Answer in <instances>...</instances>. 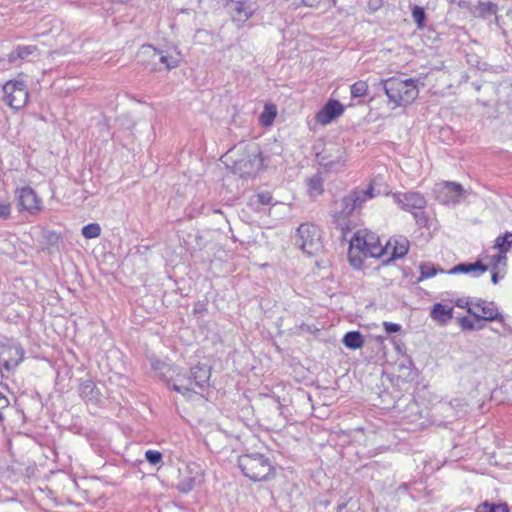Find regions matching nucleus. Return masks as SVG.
Returning a JSON list of instances; mask_svg holds the SVG:
<instances>
[{"instance_id":"30","label":"nucleus","mask_w":512,"mask_h":512,"mask_svg":"<svg viewBox=\"0 0 512 512\" xmlns=\"http://www.w3.org/2000/svg\"><path fill=\"white\" fill-rule=\"evenodd\" d=\"M195 484L196 477L187 476L179 481L176 488L180 493H188L195 487Z\"/></svg>"},{"instance_id":"36","label":"nucleus","mask_w":512,"mask_h":512,"mask_svg":"<svg viewBox=\"0 0 512 512\" xmlns=\"http://www.w3.org/2000/svg\"><path fill=\"white\" fill-rule=\"evenodd\" d=\"M257 202L262 205H270L272 203L273 197L269 191H263L256 195Z\"/></svg>"},{"instance_id":"24","label":"nucleus","mask_w":512,"mask_h":512,"mask_svg":"<svg viewBox=\"0 0 512 512\" xmlns=\"http://www.w3.org/2000/svg\"><path fill=\"white\" fill-rule=\"evenodd\" d=\"M37 51L35 45L17 46L8 56V61L13 63L17 59H26Z\"/></svg>"},{"instance_id":"29","label":"nucleus","mask_w":512,"mask_h":512,"mask_svg":"<svg viewBox=\"0 0 512 512\" xmlns=\"http://www.w3.org/2000/svg\"><path fill=\"white\" fill-rule=\"evenodd\" d=\"M475 512H509V509L506 503L491 504L486 501L478 505Z\"/></svg>"},{"instance_id":"18","label":"nucleus","mask_w":512,"mask_h":512,"mask_svg":"<svg viewBox=\"0 0 512 512\" xmlns=\"http://www.w3.org/2000/svg\"><path fill=\"white\" fill-rule=\"evenodd\" d=\"M391 249V258L397 259L404 257L409 250V241L405 237L399 239H390L387 242L385 250Z\"/></svg>"},{"instance_id":"32","label":"nucleus","mask_w":512,"mask_h":512,"mask_svg":"<svg viewBox=\"0 0 512 512\" xmlns=\"http://www.w3.org/2000/svg\"><path fill=\"white\" fill-rule=\"evenodd\" d=\"M101 233V228L97 223H90L82 228V235L87 239L97 238Z\"/></svg>"},{"instance_id":"22","label":"nucleus","mask_w":512,"mask_h":512,"mask_svg":"<svg viewBox=\"0 0 512 512\" xmlns=\"http://www.w3.org/2000/svg\"><path fill=\"white\" fill-rule=\"evenodd\" d=\"M369 240V247L366 250L367 257H380L384 254L385 248L381 245L379 241V237L373 233L370 232V235H368Z\"/></svg>"},{"instance_id":"9","label":"nucleus","mask_w":512,"mask_h":512,"mask_svg":"<svg viewBox=\"0 0 512 512\" xmlns=\"http://www.w3.org/2000/svg\"><path fill=\"white\" fill-rule=\"evenodd\" d=\"M368 235H370V231L358 230L350 240L348 259L355 269H361L364 258H367L366 250L369 247Z\"/></svg>"},{"instance_id":"14","label":"nucleus","mask_w":512,"mask_h":512,"mask_svg":"<svg viewBox=\"0 0 512 512\" xmlns=\"http://www.w3.org/2000/svg\"><path fill=\"white\" fill-rule=\"evenodd\" d=\"M149 57L152 60L153 69H156L158 63L165 65V68L170 70L178 66V59L164 54L162 51L153 48L152 46L143 47L139 57Z\"/></svg>"},{"instance_id":"31","label":"nucleus","mask_w":512,"mask_h":512,"mask_svg":"<svg viewBox=\"0 0 512 512\" xmlns=\"http://www.w3.org/2000/svg\"><path fill=\"white\" fill-rule=\"evenodd\" d=\"M368 91V84L365 81H357L351 86L352 98L363 97Z\"/></svg>"},{"instance_id":"12","label":"nucleus","mask_w":512,"mask_h":512,"mask_svg":"<svg viewBox=\"0 0 512 512\" xmlns=\"http://www.w3.org/2000/svg\"><path fill=\"white\" fill-rule=\"evenodd\" d=\"M24 358V350L19 345H1L0 363L8 371L14 370Z\"/></svg>"},{"instance_id":"26","label":"nucleus","mask_w":512,"mask_h":512,"mask_svg":"<svg viewBox=\"0 0 512 512\" xmlns=\"http://www.w3.org/2000/svg\"><path fill=\"white\" fill-rule=\"evenodd\" d=\"M497 10H498V6L491 1H487V2L479 1L476 6V11L478 12L479 16H481L483 18H488L492 15H496Z\"/></svg>"},{"instance_id":"34","label":"nucleus","mask_w":512,"mask_h":512,"mask_svg":"<svg viewBox=\"0 0 512 512\" xmlns=\"http://www.w3.org/2000/svg\"><path fill=\"white\" fill-rule=\"evenodd\" d=\"M308 186H309L310 192H315L316 194H321L323 191L322 178L319 175H314L313 177L309 178Z\"/></svg>"},{"instance_id":"6","label":"nucleus","mask_w":512,"mask_h":512,"mask_svg":"<svg viewBox=\"0 0 512 512\" xmlns=\"http://www.w3.org/2000/svg\"><path fill=\"white\" fill-rule=\"evenodd\" d=\"M318 163L330 172L340 171L346 163V149L339 144L326 146L321 152L316 154Z\"/></svg>"},{"instance_id":"21","label":"nucleus","mask_w":512,"mask_h":512,"mask_svg":"<svg viewBox=\"0 0 512 512\" xmlns=\"http://www.w3.org/2000/svg\"><path fill=\"white\" fill-rule=\"evenodd\" d=\"M80 396L88 402H96L99 399V391L92 380H85L79 387Z\"/></svg>"},{"instance_id":"38","label":"nucleus","mask_w":512,"mask_h":512,"mask_svg":"<svg viewBox=\"0 0 512 512\" xmlns=\"http://www.w3.org/2000/svg\"><path fill=\"white\" fill-rule=\"evenodd\" d=\"M459 324L462 327V329H464V330L471 331V330H475L478 328L475 326L474 321L472 319H470L469 317L459 318Z\"/></svg>"},{"instance_id":"15","label":"nucleus","mask_w":512,"mask_h":512,"mask_svg":"<svg viewBox=\"0 0 512 512\" xmlns=\"http://www.w3.org/2000/svg\"><path fill=\"white\" fill-rule=\"evenodd\" d=\"M343 112L344 106L338 100L330 99L316 114V120L322 125H327L335 118L342 115Z\"/></svg>"},{"instance_id":"2","label":"nucleus","mask_w":512,"mask_h":512,"mask_svg":"<svg viewBox=\"0 0 512 512\" xmlns=\"http://www.w3.org/2000/svg\"><path fill=\"white\" fill-rule=\"evenodd\" d=\"M374 187L370 184L366 189H354L349 194L335 202V211L332 215L333 223L344 238L352 230L349 217L360 208L368 199L373 198Z\"/></svg>"},{"instance_id":"45","label":"nucleus","mask_w":512,"mask_h":512,"mask_svg":"<svg viewBox=\"0 0 512 512\" xmlns=\"http://www.w3.org/2000/svg\"><path fill=\"white\" fill-rule=\"evenodd\" d=\"M469 63L472 64V65H477L479 64V61L477 60V57L473 56L472 58H469L468 59Z\"/></svg>"},{"instance_id":"8","label":"nucleus","mask_w":512,"mask_h":512,"mask_svg":"<svg viewBox=\"0 0 512 512\" xmlns=\"http://www.w3.org/2000/svg\"><path fill=\"white\" fill-rule=\"evenodd\" d=\"M225 7L233 23L240 28L258 10L259 6L254 0H225Z\"/></svg>"},{"instance_id":"48","label":"nucleus","mask_w":512,"mask_h":512,"mask_svg":"<svg viewBox=\"0 0 512 512\" xmlns=\"http://www.w3.org/2000/svg\"><path fill=\"white\" fill-rule=\"evenodd\" d=\"M463 302L457 303V306L462 307Z\"/></svg>"},{"instance_id":"41","label":"nucleus","mask_w":512,"mask_h":512,"mask_svg":"<svg viewBox=\"0 0 512 512\" xmlns=\"http://www.w3.org/2000/svg\"><path fill=\"white\" fill-rule=\"evenodd\" d=\"M505 254L506 253H502L499 251V253L497 255L492 256L491 260H492V265H493L492 268L493 269H496L499 263L506 261Z\"/></svg>"},{"instance_id":"19","label":"nucleus","mask_w":512,"mask_h":512,"mask_svg":"<svg viewBox=\"0 0 512 512\" xmlns=\"http://www.w3.org/2000/svg\"><path fill=\"white\" fill-rule=\"evenodd\" d=\"M430 316L433 320L441 324H446L453 317V307L436 303L431 309Z\"/></svg>"},{"instance_id":"33","label":"nucleus","mask_w":512,"mask_h":512,"mask_svg":"<svg viewBox=\"0 0 512 512\" xmlns=\"http://www.w3.org/2000/svg\"><path fill=\"white\" fill-rule=\"evenodd\" d=\"M412 17L419 28L424 26L426 14L422 7L415 5L412 9Z\"/></svg>"},{"instance_id":"35","label":"nucleus","mask_w":512,"mask_h":512,"mask_svg":"<svg viewBox=\"0 0 512 512\" xmlns=\"http://www.w3.org/2000/svg\"><path fill=\"white\" fill-rule=\"evenodd\" d=\"M145 458L150 464L157 465L162 460V454L156 450H148L145 453Z\"/></svg>"},{"instance_id":"37","label":"nucleus","mask_w":512,"mask_h":512,"mask_svg":"<svg viewBox=\"0 0 512 512\" xmlns=\"http://www.w3.org/2000/svg\"><path fill=\"white\" fill-rule=\"evenodd\" d=\"M414 215V218L416 220V223L421 226L425 227L428 223V217L422 210H417L415 212H412Z\"/></svg>"},{"instance_id":"4","label":"nucleus","mask_w":512,"mask_h":512,"mask_svg":"<svg viewBox=\"0 0 512 512\" xmlns=\"http://www.w3.org/2000/svg\"><path fill=\"white\" fill-rule=\"evenodd\" d=\"M242 473L254 482L266 481L275 476L270 459L261 453L244 454L238 458Z\"/></svg>"},{"instance_id":"28","label":"nucleus","mask_w":512,"mask_h":512,"mask_svg":"<svg viewBox=\"0 0 512 512\" xmlns=\"http://www.w3.org/2000/svg\"><path fill=\"white\" fill-rule=\"evenodd\" d=\"M512 246V233L506 232L500 235L495 240L494 248H497L502 253H507Z\"/></svg>"},{"instance_id":"1","label":"nucleus","mask_w":512,"mask_h":512,"mask_svg":"<svg viewBox=\"0 0 512 512\" xmlns=\"http://www.w3.org/2000/svg\"><path fill=\"white\" fill-rule=\"evenodd\" d=\"M228 154L232 172L241 178L255 177L264 166L261 149L256 143L238 144Z\"/></svg>"},{"instance_id":"17","label":"nucleus","mask_w":512,"mask_h":512,"mask_svg":"<svg viewBox=\"0 0 512 512\" xmlns=\"http://www.w3.org/2000/svg\"><path fill=\"white\" fill-rule=\"evenodd\" d=\"M444 197L441 198V202L444 204H457L460 202L465 191L463 187L456 182H446L441 191Z\"/></svg>"},{"instance_id":"43","label":"nucleus","mask_w":512,"mask_h":512,"mask_svg":"<svg viewBox=\"0 0 512 512\" xmlns=\"http://www.w3.org/2000/svg\"><path fill=\"white\" fill-rule=\"evenodd\" d=\"M368 6L371 11H377L382 6V0H369Z\"/></svg>"},{"instance_id":"10","label":"nucleus","mask_w":512,"mask_h":512,"mask_svg":"<svg viewBox=\"0 0 512 512\" xmlns=\"http://www.w3.org/2000/svg\"><path fill=\"white\" fill-rule=\"evenodd\" d=\"M3 92V100L15 110L23 108L28 101L29 93L23 81L10 80L6 82L3 86Z\"/></svg>"},{"instance_id":"16","label":"nucleus","mask_w":512,"mask_h":512,"mask_svg":"<svg viewBox=\"0 0 512 512\" xmlns=\"http://www.w3.org/2000/svg\"><path fill=\"white\" fill-rule=\"evenodd\" d=\"M18 194V205L22 210H26L30 213L38 211L39 199L35 191L31 187H22L17 190Z\"/></svg>"},{"instance_id":"44","label":"nucleus","mask_w":512,"mask_h":512,"mask_svg":"<svg viewBox=\"0 0 512 512\" xmlns=\"http://www.w3.org/2000/svg\"><path fill=\"white\" fill-rule=\"evenodd\" d=\"M491 281L493 284H497L499 281V274L496 269L492 268Z\"/></svg>"},{"instance_id":"27","label":"nucleus","mask_w":512,"mask_h":512,"mask_svg":"<svg viewBox=\"0 0 512 512\" xmlns=\"http://www.w3.org/2000/svg\"><path fill=\"white\" fill-rule=\"evenodd\" d=\"M277 115L276 107L272 104H266L260 114L259 121L263 126H270Z\"/></svg>"},{"instance_id":"23","label":"nucleus","mask_w":512,"mask_h":512,"mask_svg":"<svg viewBox=\"0 0 512 512\" xmlns=\"http://www.w3.org/2000/svg\"><path fill=\"white\" fill-rule=\"evenodd\" d=\"M342 342L347 348L356 350L363 346L364 339L359 331H350L344 335Z\"/></svg>"},{"instance_id":"40","label":"nucleus","mask_w":512,"mask_h":512,"mask_svg":"<svg viewBox=\"0 0 512 512\" xmlns=\"http://www.w3.org/2000/svg\"><path fill=\"white\" fill-rule=\"evenodd\" d=\"M319 4V0H300L299 2H293L292 5L295 8L303 5L306 7H316Z\"/></svg>"},{"instance_id":"7","label":"nucleus","mask_w":512,"mask_h":512,"mask_svg":"<svg viewBox=\"0 0 512 512\" xmlns=\"http://www.w3.org/2000/svg\"><path fill=\"white\" fill-rule=\"evenodd\" d=\"M296 245L308 255L316 254L322 247L320 231L312 224H301L297 229Z\"/></svg>"},{"instance_id":"3","label":"nucleus","mask_w":512,"mask_h":512,"mask_svg":"<svg viewBox=\"0 0 512 512\" xmlns=\"http://www.w3.org/2000/svg\"><path fill=\"white\" fill-rule=\"evenodd\" d=\"M384 92L393 103L395 107L408 105L414 102L419 95V86H424L421 78H408L400 79L398 77H391L389 79L381 80Z\"/></svg>"},{"instance_id":"13","label":"nucleus","mask_w":512,"mask_h":512,"mask_svg":"<svg viewBox=\"0 0 512 512\" xmlns=\"http://www.w3.org/2000/svg\"><path fill=\"white\" fill-rule=\"evenodd\" d=\"M394 201L404 210H423L427 204L423 195L417 192L396 193Z\"/></svg>"},{"instance_id":"25","label":"nucleus","mask_w":512,"mask_h":512,"mask_svg":"<svg viewBox=\"0 0 512 512\" xmlns=\"http://www.w3.org/2000/svg\"><path fill=\"white\" fill-rule=\"evenodd\" d=\"M419 269H420V277L418 279V282L422 281L423 279H426V278H431V277L435 276L438 272H440V273L445 272L442 268L435 266L431 262L421 263L419 266Z\"/></svg>"},{"instance_id":"47","label":"nucleus","mask_w":512,"mask_h":512,"mask_svg":"<svg viewBox=\"0 0 512 512\" xmlns=\"http://www.w3.org/2000/svg\"><path fill=\"white\" fill-rule=\"evenodd\" d=\"M333 6H336L337 0H330Z\"/></svg>"},{"instance_id":"5","label":"nucleus","mask_w":512,"mask_h":512,"mask_svg":"<svg viewBox=\"0 0 512 512\" xmlns=\"http://www.w3.org/2000/svg\"><path fill=\"white\" fill-rule=\"evenodd\" d=\"M210 368L207 365H196L191 368L187 375L180 376L173 384V389L184 395L196 392L208 385L210 379Z\"/></svg>"},{"instance_id":"39","label":"nucleus","mask_w":512,"mask_h":512,"mask_svg":"<svg viewBox=\"0 0 512 512\" xmlns=\"http://www.w3.org/2000/svg\"><path fill=\"white\" fill-rule=\"evenodd\" d=\"M383 326H384L385 331L388 334L397 333V332H399L401 330V326L399 324H396V323L384 322Z\"/></svg>"},{"instance_id":"42","label":"nucleus","mask_w":512,"mask_h":512,"mask_svg":"<svg viewBox=\"0 0 512 512\" xmlns=\"http://www.w3.org/2000/svg\"><path fill=\"white\" fill-rule=\"evenodd\" d=\"M10 214V206L8 204L0 203V217L6 218Z\"/></svg>"},{"instance_id":"49","label":"nucleus","mask_w":512,"mask_h":512,"mask_svg":"<svg viewBox=\"0 0 512 512\" xmlns=\"http://www.w3.org/2000/svg\"><path fill=\"white\" fill-rule=\"evenodd\" d=\"M463 302L457 303V306L462 307Z\"/></svg>"},{"instance_id":"11","label":"nucleus","mask_w":512,"mask_h":512,"mask_svg":"<svg viewBox=\"0 0 512 512\" xmlns=\"http://www.w3.org/2000/svg\"><path fill=\"white\" fill-rule=\"evenodd\" d=\"M467 312L473 315L477 321H494L501 317L494 304L485 300H479L476 303H469L467 301Z\"/></svg>"},{"instance_id":"20","label":"nucleus","mask_w":512,"mask_h":512,"mask_svg":"<svg viewBox=\"0 0 512 512\" xmlns=\"http://www.w3.org/2000/svg\"><path fill=\"white\" fill-rule=\"evenodd\" d=\"M488 270V266L483 264L481 261H476L475 263H460L453 268H451L448 273L456 274V273H470V272H479L484 273Z\"/></svg>"},{"instance_id":"46","label":"nucleus","mask_w":512,"mask_h":512,"mask_svg":"<svg viewBox=\"0 0 512 512\" xmlns=\"http://www.w3.org/2000/svg\"><path fill=\"white\" fill-rule=\"evenodd\" d=\"M112 2H115V3H124V2H128L129 0H111Z\"/></svg>"}]
</instances>
